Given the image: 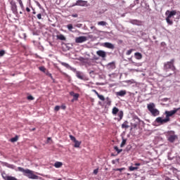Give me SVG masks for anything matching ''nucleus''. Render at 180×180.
I'll use <instances>...</instances> for the list:
<instances>
[{
  "mask_svg": "<svg viewBox=\"0 0 180 180\" xmlns=\"http://www.w3.org/2000/svg\"><path fill=\"white\" fill-rule=\"evenodd\" d=\"M60 108H61V109H63V110H65V109L67 108V107L65 106V105H62Z\"/></svg>",
  "mask_w": 180,
  "mask_h": 180,
  "instance_id": "obj_48",
  "label": "nucleus"
},
{
  "mask_svg": "<svg viewBox=\"0 0 180 180\" xmlns=\"http://www.w3.org/2000/svg\"><path fill=\"white\" fill-rule=\"evenodd\" d=\"M180 108H174V110H171V111H165V115H166V119H169L171 116H174L178 110H179Z\"/></svg>",
  "mask_w": 180,
  "mask_h": 180,
  "instance_id": "obj_6",
  "label": "nucleus"
},
{
  "mask_svg": "<svg viewBox=\"0 0 180 180\" xmlns=\"http://www.w3.org/2000/svg\"><path fill=\"white\" fill-rule=\"evenodd\" d=\"M91 29H95L94 26L91 27Z\"/></svg>",
  "mask_w": 180,
  "mask_h": 180,
  "instance_id": "obj_54",
  "label": "nucleus"
},
{
  "mask_svg": "<svg viewBox=\"0 0 180 180\" xmlns=\"http://www.w3.org/2000/svg\"><path fill=\"white\" fill-rule=\"evenodd\" d=\"M75 143V147L76 148H78L81 146V142L78 141L77 140L74 141Z\"/></svg>",
  "mask_w": 180,
  "mask_h": 180,
  "instance_id": "obj_30",
  "label": "nucleus"
},
{
  "mask_svg": "<svg viewBox=\"0 0 180 180\" xmlns=\"http://www.w3.org/2000/svg\"><path fill=\"white\" fill-rule=\"evenodd\" d=\"M36 130V128L32 129V131H34Z\"/></svg>",
  "mask_w": 180,
  "mask_h": 180,
  "instance_id": "obj_55",
  "label": "nucleus"
},
{
  "mask_svg": "<svg viewBox=\"0 0 180 180\" xmlns=\"http://www.w3.org/2000/svg\"><path fill=\"white\" fill-rule=\"evenodd\" d=\"M96 54L97 56H98V57H101L102 58H106V53L105 52V51H97Z\"/></svg>",
  "mask_w": 180,
  "mask_h": 180,
  "instance_id": "obj_11",
  "label": "nucleus"
},
{
  "mask_svg": "<svg viewBox=\"0 0 180 180\" xmlns=\"http://www.w3.org/2000/svg\"><path fill=\"white\" fill-rule=\"evenodd\" d=\"M33 15H36V11L32 12Z\"/></svg>",
  "mask_w": 180,
  "mask_h": 180,
  "instance_id": "obj_53",
  "label": "nucleus"
},
{
  "mask_svg": "<svg viewBox=\"0 0 180 180\" xmlns=\"http://www.w3.org/2000/svg\"><path fill=\"white\" fill-rule=\"evenodd\" d=\"M70 96H73V98H74V99H75V101H78V98H79V94H75L74 91H70Z\"/></svg>",
  "mask_w": 180,
  "mask_h": 180,
  "instance_id": "obj_20",
  "label": "nucleus"
},
{
  "mask_svg": "<svg viewBox=\"0 0 180 180\" xmlns=\"http://www.w3.org/2000/svg\"><path fill=\"white\" fill-rule=\"evenodd\" d=\"M88 40V38L84 36H81L75 38V43H84Z\"/></svg>",
  "mask_w": 180,
  "mask_h": 180,
  "instance_id": "obj_9",
  "label": "nucleus"
},
{
  "mask_svg": "<svg viewBox=\"0 0 180 180\" xmlns=\"http://www.w3.org/2000/svg\"><path fill=\"white\" fill-rule=\"evenodd\" d=\"M56 37L58 40H65V37L63 34L57 35Z\"/></svg>",
  "mask_w": 180,
  "mask_h": 180,
  "instance_id": "obj_27",
  "label": "nucleus"
},
{
  "mask_svg": "<svg viewBox=\"0 0 180 180\" xmlns=\"http://www.w3.org/2000/svg\"><path fill=\"white\" fill-rule=\"evenodd\" d=\"M147 109L150 111L151 115L155 117L157 116H160V110L155 108V104L154 103H150L147 105Z\"/></svg>",
  "mask_w": 180,
  "mask_h": 180,
  "instance_id": "obj_2",
  "label": "nucleus"
},
{
  "mask_svg": "<svg viewBox=\"0 0 180 180\" xmlns=\"http://www.w3.org/2000/svg\"><path fill=\"white\" fill-rule=\"evenodd\" d=\"M135 165H136V167H140V165H141V164H140V163H135Z\"/></svg>",
  "mask_w": 180,
  "mask_h": 180,
  "instance_id": "obj_50",
  "label": "nucleus"
},
{
  "mask_svg": "<svg viewBox=\"0 0 180 180\" xmlns=\"http://www.w3.org/2000/svg\"><path fill=\"white\" fill-rule=\"evenodd\" d=\"M10 4L13 13H18V6L16 5V2H15L13 0H11L10 1Z\"/></svg>",
  "mask_w": 180,
  "mask_h": 180,
  "instance_id": "obj_8",
  "label": "nucleus"
},
{
  "mask_svg": "<svg viewBox=\"0 0 180 180\" xmlns=\"http://www.w3.org/2000/svg\"><path fill=\"white\" fill-rule=\"evenodd\" d=\"M176 139H178V136L175 135L174 131H170L168 132V135H167L168 141H169L170 143H174V141H175Z\"/></svg>",
  "mask_w": 180,
  "mask_h": 180,
  "instance_id": "obj_5",
  "label": "nucleus"
},
{
  "mask_svg": "<svg viewBox=\"0 0 180 180\" xmlns=\"http://www.w3.org/2000/svg\"><path fill=\"white\" fill-rule=\"evenodd\" d=\"M117 116L120 117V119L118 120V122H120V120H122L123 119V111L120 110L117 113Z\"/></svg>",
  "mask_w": 180,
  "mask_h": 180,
  "instance_id": "obj_26",
  "label": "nucleus"
},
{
  "mask_svg": "<svg viewBox=\"0 0 180 180\" xmlns=\"http://www.w3.org/2000/svg\"><path fill=\"white\" fill-rule=\"evenodd\" d=\"M131 63H132L133 64H134V62L133 60H131Z\"/></svg>",
  "mask_w": 180,
  "mask_h": 180,
  "instance_id": "obj_56",
  "label": "nucleus"
},
{
  "mask_svg": "<svg viewBox=\"0 0 180 180\" xmlns=\"http://www.w3.org/2000/svg\"><path fill=\"white\" fill-rule=\"evenodd\" d=\"M119 108H117V107H114L112 108V115H114V116H116V115H117V113H119Z\"/></svg>",
  "mask_w": 180,
  "mask_h": 180,
  "instance_id": "obj_23",
  "label": "nucleus"
},
{
  "mask_svg": "<svg viewBox=\"0 0 180 180\" xmlns=\"http://www.w3.org/2000/svg\"><path fill=\"white\" fill-rule=\"evenodd\" d=\"M39 70L44 73H46V72L47 71V69H46V68H44V66L39 67Z\"/></svg>",
  "mask_w": 180,
  "mask_h": 180,
  "instance_id": "obj_33",
  "label": "nucleus"
},
{
  "mask_svg": "<svg viewBox=\"0 0 180 180\" xmlns=\"http://www.w3.org/2000/svg\"><path fill=\"white\" fill-rule=\"evenodd\" d=\"M27 99H29L30 101H33V99H34V98L32 96H28Z\"/></svg>",
  "mask_w": 180,
  "mask_h": 180,
  "instance_id": "obj_44",
  "label": "nucleus"
},
{
  "mask_svg": "<svg viewBox=\"0 0 180 180\" xmlns=\"http://www.w3.org/2000/svg\"><path fill=\"white\" fill-rule=\"evenodd\" d=\"M72 17H73V18H78V14H73V15H72Z\"/></svg>",
  "mask_w": 180,
  "mask_h": 180,
  "instance_id": "obj_49",
  "label": "nucleus"
},
{
  "mask_svg": "<svg viewBox=\"0 0 180 180\" xmlns=\"http://www.w3.org/2000/svg\"><path fill=\"white\" fill-rule=\"evenodd\" d=\"M55 168H61L63 167V162H56L54 164Z\"/></svg>",
  "mask_w": 180,
  "mask_h": 180,
  "instance_id": "obj_24",
  "label": "nucleus"
},
{
  "mask_svg": "<svg viewBox=\"0 0 180 180\" xmlns=\"http://www.w3.org/2000/svg\"><path fill=\"white\" fill-rule=\"evenodd\" d=\"M98 26H106V25H108V22H106L105 21H100L98 22Z\"/></svg>",
  "mask_w": 180,
  "mask_h": 180,
  "instance_id": "obj_29",
  "label": "nucleus"
},
{
  "mask_svg": "<svg viewBox=\"0 0 180 180\" xmlns=\"http://www.w3.org/2000/svg\"><path fill=\"white\" fill-rule=\"evenodd\" d=\"M129 171H136V169H139L138 167H133V166H130L129 167Z\"/></svg>",
  "mask_w": 180,
  "mask_h": 180,
  "instance_id": "obj_37",
  "label": "nucleus"
},
{
  "mask_svg": "<svg viewBox=\"0 0 180 180\" xmlns=\"http://www.w3.org/2000/svg\"><path fill=\"white\" fill-rule=\"evenodd\" d=\"M175 15H176V11H169V10H167L165 12V15L167 16L166 22L168 25H173L174 22L171 20V18H172V16H175Z\"/></svg>",
  "mask_w": 180,
  "mask_h": 180,
  "instance_id": "obj_3",
  "label": "nucleus"
},
{
  "mask_svg": "<svg viewBox=\"0 0 180 180\" xmlns=\"http://www.w3.org/2000/svg\"><path fill=\"white\" fill-rule=\"evenodd\" d=\"M170 119L166 118L162 119L161 117H158L155 119L156 123H158L159 124H164V123H168L169 122Z\"/></svg>",
  "mask_w": 180,
  "mask_h": 180,
  "instance_id": "obj_7",
  "label": "nucleus"
},
{
  "mask_svg": "<svg viewBox=\"0 0 180 180\" xmlns=\"http://www.w3.org/2000/svg\"><path fill=\"white\" fill-rule=\"evenodd\" d=\"M126 94H127L126 90H121V91L115 93L117 96H124V95H126Z\"/></svg>",
  "mask_w": 180,
  "mask_h": 180,
  "instance_id": "obj_19",
  "label": "nucleus"
},
{
  "mask_svg": "<svg viewBox=\"0 0 180 180\" xmlns=\"http://www.w3.org/2000/svg\"><path fill=\"white\" fill-rule=\"evenodd\" d=\"M18 169L20 172H22L23 175L29 178V179H39V176L34 174V172L29 169H25L23 167H19Z\"/></svg>",
  "mask_w": 180,
  "mask_h": 180,
  "instance_id": "obj_1",
  "label": "nucleus"
},
{
  "mask_svg": "<svg viewBox=\"0 0 180 180\" xmlns=\"http://www.w3.org/2000/svg\"><path fill=\"white\" fill-rule=\"evenodd\" d=\"M133 51H134V49H129L127 51L126 55L130 56V54H131V53H133Z\"/></svg>",
  "mask_w": 180,
  "mask_h": 180,
  "instance_id": "obj_39",
  "label": "nucleus"
},
{
  "mask_svg": "<svg viewBox=\"0 0 180 180\" xmlns=\"http://www.w3.org/2000/svg\"><path fill=\"white\" fill-rule=\"evenodd\" d=\"M136 1H139V0H136Z\"/></svg>",
  "mask_w": 180,
  "mask_h": 180,
  "instance_id": "obj_57",
  "label": "nucleus"
},
{
  "mask_svg": "<svg viewBox=\"0 0 180 180\" xmlns=\"http://www.w3.org/2000/svg\"><path fill=\"white\" fill-rule=\"evenodd\" d=\"M174 63H175V59H172L170 61L165 63L164 64L165 71H167V70L175 71V66L174 65Z\"/></svg>",
  "mask_w": 180,
  "mask_h": 180,
  "instance_id": "obj_4",
  "label": "nucleus"
},
{
  "mask_svg": "<svg viewBox=\"0 0 180 180\" xmlns=\"http://www.w3.org/2000/svg\"><path fill=\"white\" fill-rule=\"evenodd\" d=\"M114 150H115V151H117V154H120V153H122L123 151L122 149H119V148L117 146H114Z\"/></svg>",
  "mask_w": 180,
  "mask_h": 180,
  "instance_id": "obj_31",
  "label": "nucleus"
},
{
  "mask_svg": "<svg viewBox=\"0 0 180 180\" xmlns=\"http://www.w3.org/2000/svg\"><path fill=\"white\" fill-rule=\"evenodd\" d=\"M92 92H94V94H96L100 101H102L103 102L105 101V96H103V95L99 94V93H98V91L95 89H93Z\"/></svg>",
  "mask_w": 180,
  "mask_h": 180,
  "instance_id": "obj_15",
  "label": "nucleus"
},
{
  "mask_svg": "<svg viewBox=\"0 0 180 180\" xmlns=\"http://www.w3.org/2000/svg\"><path fill=\"white\" fill-rule=\"evenodd\" d=\"M74 72H76V77L77 78H79V79H84V74H82V72H79V71H73Z\"/></svg>",
  "mask_w": 180,
  "mask_h": 180,
  "instance_id": "obj_17",
  "label": "nucleus"
},
{
  "mask_svg": "<svg viewBox=\"0 0 180 180\" xmlns=\"http://www.w3.org/2000/svg\"><path fill=\"white\" fill-rule=\"evenodd\" d=\"M20 13H22V12H20Z\"/></svg>",
  "mask_w": 180,
  "mask_h": 180,
  "instance_id": "obj_58",
  "label": "nucleus"
},
{
  "mask_svg": "<svg viewBox=\"0 0 180 180\" xmlns=\"http://www.w3.org/2000/svg\"><path fill=\"white\" fill-rule=\"evenodd\" d=\"M134 120H136V122L135 124H132L131 126L132 127H134V129H136L141 120L140 118H139V117H134Z\"/></svg>",
  "mask_w": 180,
  "mask_h": 180,
  "instance_id": "obj_16",
  "label": "nucleus"
},
{
  "mask_svg": "<svg viewBox=\"0 0 180 180\" xmlns=\"http://www.w3.org/2000/svg\"><path fill=\"white\" fill-rule=\"evenodd\" d=\"M46 75H47L48 77H49L51 79H54V78H53V75H51V73L49 72V70H46L45 72Z\"/></svg>",
  "mask_w": 180,
  "mask_h": 180,
  "instance_id": "obj_36",
  "label": "nucleus"
},
{
  "mask_svg": "<svg viewBox=\"0 0 180 180\" xmlns=\"http://www.w3.org/2000/svg\"><path fill=\"white\" fill-rule=\"evenodd\" d=\"M61 65H63V67H65V68H68L69 70H71V71H76V69L71 67L70 65H68V63H64V62H61L60 63Z\"/></svg>",
  "mask_w": 180,
  "mask_h": 180,
  "instance_id": "obj_13",
  "label": "nucleus"
},
{
  "mask_svg": "<svg viewBox=\"0 0 180 180\" xmlns=\"http://www.w3.org/2000/svg\"><path fill=\"white\" fill-rule=\"evenodd\" d=\"M18 1V4L21 8V9H25V6H23V2L22 0H17Z\"/></svg>",
  "mask_w": 180,
  "mask_h": 180,
  "instance_id": "obj_32",
  "label": "nucleus"
},
{
  "mask_svg": "<svg viewBox=\"0 0 180 180\" xmlns=\"http://www.w3.org/2000/svg\"><path fill=\"white\" fill-rule=\"evenodd\" d=\"M60 105H56V106H55V108H54V110L56 111V112H58V110H60Z\"/></svg>",
  "mask_w": 180,
  "mask_h": 180,
  "instance_id": "obj_43",
  "label": "nucleus"
},
{
  "mask_svg": "<svg viewBox=\"0 0 180 180\" xmlns=\"http://www.w3.org/2000/svg\"><path fill=\"white\" fill-rule=\"evenodd\" d=\"M67 27L70 32H72V29H74V27L72 26V24H69L67 25Z\"/></svg>",
  "mask_w": 180,
  "mask_h": 180,
  "instance_id": "obj_35",
  "label": "nucleus"
},
{
  "mask_svg": "<svg viewBox=\"0 0 180 180\" xmlns=\"http://www.w3.org/2000/svg\"><path fill=\"white\" fill-rule=\"evenodd\" d=\"M130 22L132 25H136V26H141L143 25V21L139 20H132Z\"/></svg>",
  "mask_w": 180,
  "mask_h": 180,
  "instance_id": "obj_14",
  "label": "nucleus"
},
{
  "mask_svg": "<svg viewBox=\"0 0 180 180\" xmlns=\"http://www.w3.org/2000/svg\"><path fill=\"white\" fill-rule=\"evenodd\" d=\"M26 11H27V12H30V8H29V7H27Z\"/></svg>",
  "mask_w": 180,
  "mask_h": 180,
  "instance_id": "obj_52",
  "label": "nucleus"
},
{
  "mask_svg": "<svg viewBox=\"0 0 180 180\" xmlns=\"http://www.w3.org/2000/svg\"><path fill=\"white\" fill-rule=\"evenodd\" d=\"M37 19H39V20L41 19V13L37 14Z\"/></svg>",
  "mask_w": 180,
  "mask_h": 180,
  "instance_id": "obj_46",
  "label": "nucleus"
},
{
  "mask_svg": "<svg viewBox=\"0 0 180 180\" xmlns=\"http://www.w3.org/2000/svg\"><path fill=\"white\" fill-rule=\"evenodd\" d=\"M106 103L108 106H110L112 105V101H110V98H109V97L106 98Z\"/></svg>",
  "mask_w": 180,
  "mask_h": 180,
  "instance_id": "obj_34",
  "label": "nucleus"
},
{
  "mask_svg": "<svg viewBox=\"0 0 180 180\" xmlns=\"http://www.w3.org/2000/svg\"><path fill=\"white\" fill-rule=\"evenodd\" d=\"M134 56L136 60H141L143 58V55L140 52H136Z\"/></svg>",
  "mask_w": 180,
  "mask_h": 180,
  "instance_id": "obj_22",
  "label": "nucleus"
},
{
  "mask_svg": "<svg viewBox=\"0 0 180 180\" xmlns=\"http://www.w3.org/2000/svg\"><path fill=\"white\" fill-rule=\"evenodd\" d=\"M18 140H19V137L18 136H15L13 138H11L10 139V141H11V143H16V141H18Z\"/></svg>",
  "mask_w": 180,
  "mask_h": 180,
  "instance_id": "obj_28",
  "label": "nucleus"
},
{
  "mask_svg": "<svg viewBox=\"0 0 180 180\" xmlns=\"http://www.w3.org/2000/svg\"><path fill=\"white\" fill-rule=\"evenodd\" d=\"M98 171H99V169H94V174L95 175H96V174H98Z\"/></svg>",
  "mask_w": 180,
  "mask_h": 180,
  "instance_id": "obj_47",
  "label": "nucleus"
},
{
  "mask_svg": "<svg viewBox=\"0 0 180 180\" xmlns=\"http://www.w3.org/2000/svg\"><path fill=\"white\" fill-rule=\"evenodd\" d=\"M88 1H84V0H77L76 1V6H85Z\"/></svg>",
  "mask_w": 180,
  "mask_h": 180,
  "instance_id": "obj_10",
  "label": "nucleus"
},
{
  "mask_svg": "<svg viewBox=\"0 0 180 180\" xmlns=\"http://www.w3.org/2000/svg\"><path fill=\"white\" fill-rule=\"evenodd\" d=\"M104 46L106 47V49H110L111 50H113V49H115V45L109 42L104 43Z\"/></svg>",
  "mask_w": 180,
  "mask_h": 180,
  "instance_id": "obj_18",
  "label": "nucleus"
},
{
  "mask_svg": "<svg viewBox=\"0 0 180 180\" xmlns=\"http://www.w3.org/2000/svg\"><path fill=\"white\" fill-rule=\"evenodd\" d=\"M126 141H127V140L126 139H122V141L120 144V147H124V146H126Z\"/></svg>",
  "mask_w": 180,
  "mask_h": 180,
  "instance_id": "obj_38",
  "label": "nucleus"
},
{
  "mask_svg": "<svg viewBox=\"0 0 180 180\" xmlns=\"http://www.w3.org/2000/svg\"><path fill=\"white\" fill-rule=\"evenodd\" d=\"M9 168H15V166L13 165H11L8 166Z\"/></svg>",
  "mask_w": 180,
  "mask_h": 180,
  "instance_id": "obj_51",
  "label": "nucleus"
},
{
  "mask_svg": "<svg viewBox=\"0 0 180 180\" xmlns=\"http://www.w3.org/2000/svg\"><path fill=\"white\" fill-rule=\"evenodd\" d=\"M125 168L122 167V168H117V169H115L114 171H120V172H122V171H124Z\"/></svg>",
  "mask_w": 180,
  "mask_h": 180,
  "instance_id": "obj_41",
  "label": "nucleus"
},
{
  "mask_svg": "<svg viewBox=\"0 0 180 180\" xmlns=\"http://www.w3.org/2000/svg\"><path fill=\"white\" fill-rule=\"evenodd\" d=\"M69 137H70V140H72V141L75 142L77 141V139H75V136L72 135H70Z\"/></svg>",
  "mask_w": 180,
  "mask_h": 180,
  "instance_id": "obj_40",
  "label": "nucleus"
},
{
  "mask_svg": "<svg viewBox=\"0 0 180 180\" xmlns=\"http://www.w3.org/2000/svg\"><path fill=\"white\" fill-rule=\"evenodd\" d=\"M75 26V27H79H79H82V24H79H79H76Z\"/></svg>",
  "mask_w": 180,
  "mask_h": 180,
  "instance_id": "obj_45",
  "label": "nucleus"
},
{
  "mask_svg": "<svg viewBox=\"0 0 180 180\" xmlns=\"http://www.w3.org/2000/svg\"><path fill=\"white\" fill-rule=\"evenodd\" d=\"M107 68L108 70H115V68H116V63L115 62H111V63H109L108 65H107Z\"/></svg>",
  "mask_w": 180,
  "mask_h": 180,
  "instance_id": "obj_12",
  "label": "nucleus"
},
{
  "mask_svg": "<svg viewBox=\"0 0 180 180\" xmlns=\"http://www.w3.org/2000/svg\"><path fill=\"white\" fill-rule=\"evenodd\" d=\"M4 56H5V51H0V57H4Z\"/></svg>",
  "mask_w": 180,
  "mask_h": 180,
  "instance_id": "obj_42",
  "label": "nucleus"
},
{
  "mask_svg": "<svg viewBox=\"0 0 180 180\" xmlns=\"http://www.w3.org/2000/svg\"><path fill=\"white\" fill-rule=\"evenodd\" d=\"M3 179L5 180H18L15 177H13L12 176H2Z\"/></svg>",
  "mask_w": 180,
  "mask_h": 180,
  "instance_id": "obj_21",
  "label": "nucleus"
},
{
  "mask_svg": "<svg viewBox=\"0 0 180 180\" xmlns=\"http://www.w3.org/2000/svg\"><path fill=\"white\" fill-rule=\"evenodd\" d=\"M122 129H129V122L125 121V122L122 124Z\"/></svg>",
  "mask_w": 180,
  "mask_h": 180,
  "instance_id": "obj_25",
  "label": "nucleus"
}]
</instances>
